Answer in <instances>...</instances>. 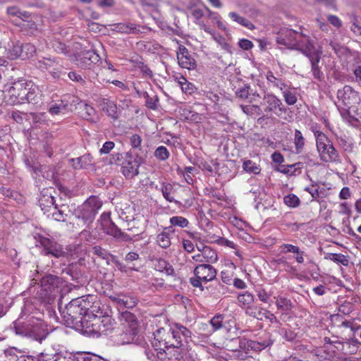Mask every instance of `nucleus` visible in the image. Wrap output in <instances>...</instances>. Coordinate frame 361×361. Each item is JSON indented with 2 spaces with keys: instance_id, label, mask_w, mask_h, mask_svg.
<instances>
[{
  "instance_id": "nucleus-62",
  "label": "nucleus",
  "mask_w": 361,
  "mask_h": 361,
  "mask_svg": "<svg viewBox=\"0 0 361 361\" xmlns=\"http://www.w3.org/2000/svg\"><path fill=\"white\" fill-rule=\"evenodd\" d=\"M206 10L207 12V18L212 19V20H215L217 23L218 27L222 28L224 25L222 22L220 20V16L217 13L212 11L207 7H206Z\"/></svg>"
},
{
  "instance_id": "nucleus-54",
  "label": "nucleus",
  "mask_w": 361,
  "mask_h": 361,
  "mask_svg": "<svg viewBox=\"0 0 361 361\" xmlns=\"http://www.w3.org/2000/svg\"><path fill=\"white\" fill-rule=\"evenodd\" d=\"M257 295L260 301H262L264 303H269L270 304L271 302V293H268L265 289L264 288H259L256 290Z\"/></svg>"
},
{
  "instance_id": "nucleus-51",
  "label": "nucleus",
  "mask_w": 361,
  "mask_h": 361,
  "mask_svg": "<svg viewBox=\"0 0 361 361\" xmlns=\"http://www.w3.org/2000/svg\"><path fill=\"white\" fill-rule=\"evenodd\" d=\"M82 169H87L94 165L93 158L90 154L79 157Z\"/></svg>"
},
{
  "instance_id": "nucleus-29",
  "label": "nucleus",
  "mask_w": 361,
  "mask_h": 361,
  "mask_svg": "<svg viewBox=\"0 0 361 361\" xmlns=\"http://www.w3.org/2000/svg\"><path fill=\"white\" fill-rule=\"evenodd\" d=\"M266 78L269 86L273 88H277L281 90L284 89L287 85L282 78L276 77L271 71L267 72Z\"/></svg>"
},
{
  "instance_id": "nucleus-9",
  "label": "nucleus",
  "mask_w": 361,
  "mask_h": 361,
  "mask_svg": "<svg viewBox=\"0 0 361 361\" xmlns=\"http://www.w3.org/2000/svg\"><path fill=\"white\" fill-rule=\"evenodd\" d=\"M101 221L102 230L106 234L124 241L132 240L129 235L122 232L111 221L109 213H103L101 216Z\"/></svg>"
},
{
  "instance_id": "nucleus-52",
  "label": "nucleus",
  "mask_w": 361,
  "mask_h": 361,
  "mask_svg": "<svg viewBox=\"0 0 361 361\" xmlns=\"http://www.w3.org/2000/svg\"><path fill=\"white\" fill-rule=\"evenodd\" d=\"M213 39L223 49L230 51V45L227 43L226 39L220 34H216L214 32L212 35Z\"/></svg>"
},
{
  "instance_id": "nucleus-32",
  "label": "nucleus",
  "mask_w": 361,
  "mask_h": 361,
  "mask_svg": "<svg viewBox=\"0 0 361 361\" xmlns=\"http://www.w3.org/2000/svg\"><path fill=\"white\" fill-rule=\"evenodd\" d=\"M281 91L282 92L283 97L287 104L294 105L297 102L298 99L293 87L286 85V87Z\"/></svg>"
},
{
  "instance_id": "nucleus-30",
  "label": "nucleus",
  "mask_w": 361,
  "mask_h": 361,
  "mask_svg": "<svg viewBox=\"0 0 361 361\" xmlns=\"http://www.w3.org/2000/svg\"><path fill=\"white\" fill-rule=\"evenodd\" d=\"M159 190L161 192L164 197L169 202H174L178 204L180 202L175 200L173 197L174 188L171 183H162Z\"/></svg>"
},
{
  "instance_id": "nucleus-50",
  "label": "nucleus",
  "mask_w": 361,
  "mask_h": 361,
  "mask_svg": "<svg viewBox=\"0 0 361 361\" xmlns=\"http://www.w3.org/2000/svg\"><path fill=\"white\" fill-rule=\"evenodd\" d=\"M143 97L146 99L145 104L147 107L152 110L157 109L159 99L157 96L151 97H149V94L145 92L143 94Z\"/></svg>"
},
{
  "instance_id": "nucleus-3",
  "label": "nucleus",
  "mask_w": 361,
  "mask_h": 361,
  "mask_svg": "<svg viewBox=\"0 0 361 361\" xmlns=\"http://www.w3.org/2000/svg\"><path fill=\"white\" fill-rule=\"evenodd\" d=\"M82 331L84 334L92 336L99 337L111 332L115 325L114 319L108 314L92 317L83 322Z\"/></svg>"
},
{
  "instance_id": "nucleus-21",
  "label": "nucleus",
  "mask_w": 361,
  "mask_h": 361,
  "mask_svg": "<svg viewBox=\"0 0 361 361\" xmlns=\"http://www.w3.org/2000/svg\"><path fill=\"white\" fill-rule=\"evenodd\" d=\"M53 191L54 189L50 188L44 189L41 192L39 198V205L44 214L51 212V209L56 206L54 204V197L52 195Z\"/></svg>"
},
{
  "instance_id": "nucleus-4",
  "label": "nucleus",
  "mask_w": 361,
  "mask_h": 361,
  "mask_svg": "<svg viewBox=\"0 0 361 361\" xmlns=\"http://www.w3.org/2000/svg\"><path fill=\"white\" fill-rule=\"evenodd\" d=\"M102 206V202L98 197L91 196L78 207L75 211V216L78 220H81L84 225L89 227Z\"/></svg>"
},
{
  "instance_id": "nucleus-1",
  "label": "nucleus",
  "mask_w": 361,
  "mask_h": 361,
  "mask_svg": "<svg viewBox=\"0 0 361 361\" xmlns=\"http://www.w3.org/2000/svg\"><path fill=\"white\" fill-rule=\"evenodd\" d=\"M87 305L85 297L73 299L63 308H60V313L64 324L70 327L83 329V322L87 320L85 317V306Z\"/></svg>"
},
{
  "instance_id": "nucleus-37",
  "label": "nucleus",
  "mask_w": 361,
  "mask_h": 361,
  "mask_svg": "<svg viewBox=\"0 0 361 361\" xmlns=\"http://www.w3.org/2000/svg\"><path fill=\"white\" fill-rule=\"evenodd\" d=\"M305 144V138L299 130H295L294 133V145L296 153L300 154L303 151Z\"/></svg>"
},
{
  "instance_id": "nucleus-47",
  "label": "nucleus",
  "mask_w": 361,
  "mask_h": 361,
  "mask_svg": "<svg viewBox=\"0 0 361 361\" xmlns=\"http://www.w3.org/2000/svg\"><path fill=\"white\" fill-rule=\"evenodd\" d=\"M243 168L245 171L255 174H258L260 172L259 166L251 160L245 161L243 164Z\"/></svg>"
},
{
  "instance_id": "nucleus-33",
  "label": "nucleus",
  "mask_w": 361,
  "mask_h": 361,
  "mask_svg": "<svg viewBox=\"0 0 361 361\" xmlns=\"http://www.w3.org/2000/svg\"><path fill=\"white\" fill-rule=\"evenodd\" d=\"M68 107V102L61 100L58 103H55L49 106L48 111L50 114L59 115L61 114H65Z\"/></svg>"
},
{
  "instance_id": "nucleus-46",
  "label": "nucleus",
  "mask_w": 361,
  "mask_h": 361,
  "mask_svg": "<svg viewBox=\"0 0 361 361\" xmlns=\"http://www.w3.org/2000/svg\"><path fill=\"white\" fill-rule=\"evenodd\" d=\"M154 156L160 161H165L169 159L170 153L166 147L159 146L155 149Z\"/></svg>"
},
{
  "instance_id": "nucleus-44",
  "label": "nucleus",
  "mask_w": 361,
  "mask_h": 361,
  "mask_svg": "<svg viewBox=\"0 0 361 361\" xmlns=\"http://www.w3.org/2000/svg\"><path fill=\"white\" fill-rule=\"evenodd\" d=\"M243 111L249 116H260L262 114V110L258 105H241Z\"/></svg>"
},
{
  "instance_id": "nucleus-41",
  "label": "nucleus",
  "mask_w": 361,
  "mask_h": 361,
  "mask_svg": "<svg viewBox=\"0 0 361 361\" xmlns=\"http://www.w3.org/2000/svg\"><path fill=\"white\" fill-rule=\"evenodd\" d=\"M48 213L47 216H51L55 221L64 222L66 220L67 214L63 210L59 209L56 205Z\"/></svg>"
},
{
  "instance_id": "nucleus-57",
  "label": "nucleus",
  "mask_w": 361,
  "mask_h": 361,
  "mask_svg": "<svg viewBox=\"0 0 361 361\" xmlns=\"http://www.w3.org/2000/svg\"><path fill=\"white\" fill-rule=\"evenodd\" d=\"M141 1L146 11H152L153 13L157 12L158 0H141Z\"/></svg>"
},
{
  "instance_id": "nucleus-18",
  "label": "nucleus",
  "mask_w": 361,
  "mask_h": 361,
  "mask_svg": "<svg viewBox=\"0 0 361 361\" xmlns=\"http://www.w3.org/2000/svg\"><path fill=\"white\" fill-rule=\"evenodd\" d=\"M245 314L258 320L267 319L271 323L279 322L276 316L270 311L258 306H248L245 310Z\"/></svg>"
},
{
  "instance_id": "nucleus-7",
  "label": "nucleus",
  "mask_w": 361,
  "mask_h": 361,
  "mask_svg": "<svg viewBox=\"0 0 361 361\" xmlns=\"http://www.w3.org/2000/svg\"><path fill=\"white\" fill-rule=\"evenodd\" d=\"M316 147L321 161L325 163H336L339 161V153L328 137L324 140H317Z\"/></svg>"
},
{
  "instance_id": "nucleus-2",
  "label": "nucleus",
  "mask_w": 361,
  "mask_h": 361,
  "mask_svg": "<svg viewBox=\"0 0 361 361\" xmlns=\"http://www.w3.org/2000/svg\"><path fill=\"white\" fill-rule=\"evenodd\" d=\"M276 42L288 49L299 50L303 54L314 46L308 35L291 29L281 30L276 37Z\"/></svg>"
},
{
  "instance_id": "nucleus-16",
  "label": "nucleus",
  "mask_w": 361,
  "mask_h": 361,
  "mask_svg": "<svg viewBox=\"0 0 361 361\" xmlns=\"http://www.w3.org/2000/svg\"><path fill=\"white\" fill-rule=\"evenodd\" d=\"M40 244L43 247L42 252L45 255H51L59 258L66 255L62 246L51 239L42 237L40 238Z\"/></svg>"
},
{
  "instance_id": "nucleus-40",
  "label": "nucleus",
  "mask_w": 361,
  "mask_h": 361,
  "mask_svg": "<svg viewBox=\"0 0 361 361\" xmlns=\"http://www.w3.org/2000/svg\"><path fill=\"white\" fill-rule=\"evenodd\" d=\"M22 45L18 43L13 44V46L7 51V58L10 60L16 59L18 57L23 58Z\"/></svg>"
},
{
  "instance_id": "nucleus-58",
  "label": "nucleus",
  "mask_w": 361,
  "mask_h": 361,
  "mask_svg": "<svg viewBox=\"0 0 361 361\" xmlns=\"http://www.w3.org/2000/svg\"><path fill=\"white\" fill-rule=\"evenodd\" d=\"M142 137L138 134H133L130 137V144L133 149L141 150Z\"/></svg>"
},
{
  "instance_id": "nucleus-39",
  "label": "nucleus",
  "mask_w": 361,
  "mask_h": 361,
  "mask_svg": "<svg viewBox=\"0 0 361 361\" xmlns=\"http://www.w3.org/2000/svg\"><path fill=\"white\" fill-rule=\"evenodd\" d=\"M324 258L343 266H348L349 263L347 257L340 253H328Z\"/></svg>"
},
{
  "instance_id": "nucleus-63",
  "label": "nucleus",
  "mask_w": 361,
  "mask_h": 361,
  "mask_svg": "<svg viewBox=\"0 0 361 361\" xmlns=\"http://www.w3.org/2000/svg\"><path fill=\"white\" fill-rule=\"evenodd\" d=\"M281 252L287 253L292 252L295 253L299 252V247L291 244L283 243L280 246Z\"/></svg>"
},
{
  "instance_id": "nucleus-53",
  "label": "nucleus",
  "mask_w": 361,
  "mask_h": 361,
  "mask_svg": "<svg viewBox=\"0 0 361 361\" xmlns=\"http://www.w3.org/2000/svg\"><path fill=\"white\" fill-rule=\"evenodd\" d=\"M350 21L353 25L350 27L351 30L358 35H361V18H358L354 15L350 16Z\"/></svg>"
},
{
  "instance_id": "nucleus-60",
  "label": "nucleus",
  "mask_w": 361,
  "mask_h": 361,
  "mask_svg": "<svg viewBox=\"0 0 361 361\" xmlns=\"http://www.w3.org/2000/svg\"><path fill=\"white\" fill-rule=\"evenodd\" d=\"M233 271L228 269H224L221 272V277L222 281L226 284H231L233 280Z\"/></svg>"
},
{
  "instance_id": "nucleus-34",
  "label": "nucleus",
  "mask_w": 361,
  "mask_h": 361,
  "mask_svg": "<svg viewBox=\"0 0 361 361\" xmlns=\"http://www.w3.org/2000/svg\"><path fill=\"white\" fill-rule=\"evenodd\" d=\"M155 268L160 272H164L168 276L174 274V269L172 266L163 259H159L155 264Z\"/></svg>"
},
{
  "instance_id": "nucleus-19",
  "label": "nucleus",
  "mask_w": 361,
  "mask_h": 361,
  "mask_svg": "<svg viewBox=\"0 0 361 361\" xmlns=\"http://www.w3.org/2000/svg\"><path fill=\"white\" fill-rule=\"evenodd\" d=\"M48 333L44 322L37 318H30V337L39 341L45 339Z\"/></svg>"
},
{
  "instance_id": "nucleus-64",
  "label": "nucleus",
  "mask_w": 361,
  "mask_h": 361,
  "mask_svg": "<svg viewBox=\"0 0 361 361\" xmlns=\"http://www.w3.org/2000/svg\"><path fill=\"white\" fill-rule=\"evenodd\" d=\"M13 350H5V354L6 356H10V361H27V358H29V356L27 355H20L18 357L15 354H13Z\"/></svg>"
},
{
  "instance_id": "nucleus-27",
  "label": "nucleus",
  "mask_w": 361,
  "mask_h": 361,
  "mask_svg": "<svg viewBox=\"0 0 361 361\" xmlns=\"http://www.w3.org/2000/svg\"><path fill=\"white\" fill-rule=\"evenodd\" d=\"M26 98H25V103H31L37 104L41 101L42 93L37 86L28 82L27 91L25 92Z\"/></svg>"
},
{
  "instance_id": "nucleus-28",
  "label": "nucleus",
  "mask_w": 361,
  "mask_h": 361,
  "mask_svg": "<svg viewBox=\"0 0 361 361\" xmlns=\"http://www.w3.org/2000/svg\"><path fill=\"white\" fill-rule=\"evenodd\" d=\"M100 106L106 114L113 118L114 119L118 118L117 106L116 104L106 98H103L101 100Z\"/></svg>"
},
{
  "instance_id": "nucleus-35",
  "label": "nucleus",
  "mask_w": 361,
  "mask_h": 361,
  "mask_svg": "<svg viewBox=\"0 0 361 361\" xmlns=\"http://www.w3.org/2000/svg\"><path fill=\"white\" fill-rule=\"evenodd\" d=\"M228 16L233 21L247 27L249 30H253L255 27L254 24L251 23L249 20L240 16L235 12H230Z\"/></svg>"
},
{
  "instance_id": "nucleus-31",
  "label": "nucleus",
  "mask_w": 361,
  "mask_h": 361,
  "mask_svg": "<svg viewBox=\"0 0 361 361\" xmlns=\"http://www.w3.org/2000/svg\"><path fill=\"white\" fill-rule=\"evenodd\" d=\"M30 319L26 322L17 321L14 322V331L17 335L30 337Z\"/></svg>"
},
{
  "instance_id": "nucleus-10",
  "label": "nucleus",
  "mask_w": 361,
  "mask_h": 361,
  "mask_svg": "<svg viewBox=\"0 0 361 361\" xmlns=\"http://www.w3.org/2000/svg\"><path fill=\"white\" fill-rule=\"evenodd\" d=\"M28 82H15L8 90L6 97L7 102L11 105L21 104L25 103L26 98L25 92L27 91Z\"/></svg>"
},
{
  "instance_id": "nucleus-6",
  "label": "nucleus",
  "mask_w": 361,
  "mask_h": 361,
  "mask_svg": "<svg viewBox=\"0 0 361 361\" xmlns=\"http://www.w3.org/2000/svg\"><path fill=\"white\" fill-rule=\"evenodd\" d=\"M232 343L238 344V348L233 349L235 352L240 353L243 351L247 353L249 351L252 350L255 352H259L273 344V340L270 334H267L266 338L261 341L248 340L245 338H236L232 340Z\"/></svg>"
},
{
  "instance_id": "nucleus-5",
  "label": "nucleus",
  "mask_w": 361,
  "mask_h": 361,
  "mask_svg": "<svg viewBox=\"0 0 361 361\" xmlns=\"http://www.w3.org/2000/svg\"><path fill=\"white\" fill-rule=\"evenodd\" d=\"M154 339L152 341V345L154 350L157 351V357L163 359V355L166 349L171 347L176 348L175 345V338L172 337L171 327L169 330L164 328L158 329L154 333Z\"/></svg>"
},
{
  "instance_id": "nucleus-25",
  "label": "nucleus",
  "mask_w": 361,
  "mask_h": 361,
  "mask_svg": "<svg viewBox=\"0 0 361 361\" xmlns=\"http://www.w3.org/2000/svg\"><path fill=\"white\" fill-rule=\"evenodd\" d=\"M60 281L61 279L56 276H44L41 280L42 289L47 292V295H51L58 288Z\"/></svg>"
},
{
  "instance_id": "nucleus-38",
  "label": "nucleus",
  "mask_w": 361,
  "mask_h": 361,
  "mask_svg": "<svg viewBox=\"0 0 361 361\" xmlns=\"http://www.w3.org/2000/svg\"><path fill=\"white\" fill-rule=\"evenodd\" d=\"M237 300L240 306H251L250 305L253 303L255 300L254 295L248 291H245L243 293H240Z\"/></svg>"
},
{
  "instance_id": "nucleus-48",
  "label": "nucleus",
  "mask_w": 361,
  "mask_h": 361,
  "mask_svg": "<svg viewBox=\"0 0 361 361\" xmlns=\"http://www.w3.org/2000/svg\"><path fill=\"white\" fill-rule=\"evenodd\" d=\"M180 116L184 120L196 121L199 118L198 114L188 108H184L181 110Z\"/></svg>"
},
{
  "instance_id": "nucleus-11",
  "label": "nucleus",
  "mask_w": 361,
  "mask_h": 361,
  "mask_svg": "<svg viewBox=\"0 0 361 361\" xmlns=\"http://www.w3.org/2000/svg\"><path fill=\"white\" fill-rule=\"evenodd\" d=\"M337 98L348 109L355 107L361 102L359 93L350 85H345L342 89L338 90Z\"/></svg>"
},
{
  "instance_id": "nucleus-17",
  "label": "nucleus",
  "mask_w": 361,
  "mask_h": 361,
  "mask_svg": "<svg viewBox=\"0 0 361 361\" xmlns=\"http://www.w3.org/2000/svg\"><path fill=\"white\" fill-rule=\"evenodd\" d=\"M112 30L121 34H139L150 30L147 26H140L132 23H120L112 25Z\"/></svg>"
},
{
  "instance_id": "nucleus-56",
  "label": "nucleus",
  "mask_w": 361,
  "mask_h": 361,
  "mask_svg": "<svg viewBox=\"0 0 361 361\" xmlns=\"http://www.w3.org/2000/svg\"><path fill=\"white\" fill-rule=\"evenodd\" d=\"M23 48V58H29L34 55V54L36 51L35 47L30 44V43H26L23 45H22Z\"/></svg>"
},
{
  "instance_id": "nucleus-59",
  "label": "nucleus",
  "mask_w": 361,
  "mask_h": 361,
  "mask_svg": "<svg viewBox=\"0 0 361 361\" xmlns=\"http://www.w3.org/2000/svg\"><path fill=\"white\" fill-rule=\"evenodd\" d=\"M322 350L324 353H325L324 355H322L324 359L335 360L338 357L337 354L338 350L334 346L331 347V350H326V348H324Z\"/></svg>"
},
{
  "instance_id": "nucleus-20",
  "label": "nucleus",
  "mask_w": 361,
  "mask_h": 361,
  "mask_svg": "<svg viewBox=\"0 0 361 361\" xmlns=\"http://www.w3.org/2000/svg\"><path fill=\"white\" fill-rule=\"evenodd\" d=\"M95 297L94 295H88L85 298V301L87 305L85 306V317L89 320L92 317H96L103 315V312L100 307V304L98 301H94Z\"/></svg>"
},
{
  "instance_id": "nucleus-14",
  "label": "nucleus",
  "mask_w": 361,
  "mask_h": 361,
  "mask_svg": "<svg viewBox=\"0 0 361 361\" xmlns=\"http://www.w3.org/2000/svg\"><path fill=\"white\" fill-rule=\"evenodd\" d=\"M304 54L308 57L310 61L314 77L321 80L323 78L324 74L319 68L318 63L322 54V49L314 45L313 47H311L309 51H306V53Z\"/></svg>"
},
{
  "instance_id": "nucleus-55",
  "label": "nucleus",
  "mask_w": 361,
  "mask_h": 361,
  "mask_svg": "<svg viewBox=\"0 0 361 361\" xmlns=\"http://www.w3.org/2000/svg\"><path fill=\"white\" fill-rule=\"evenodd\" d=\"M235 94L236 97L240 99H247L248 96L250 95V86L243 85L236 90Z\"/></svg>"
},
{
  "instance_id": "nucleus-36",
  "label": "nucleus",
  "mask_w": 361,
  "mask_h": 361,
  "mask_svg": "<svg viewBox=\"0 0 361 361\" xmlns=\"http://www.w3.org/2000/svg\"><path fill=\"white\" fill-rule=\"evenodd\" d=\"M202 252L203 253V257H204L207 263H214L218 260L216 250L209 246H202Z\"/></svg>"
},
{
  "instance_id": "nucleus-45",
  "label": "nucleus",
  "mask_w": 361,
  "mask_h": 361,
  "mask_svg": "<svg viewBox=\"0 0 361 361\" xmlns=\"http://www.w3.org/2000/svg\"><path fill=\"white\" fill-rule=\"evenodd\" d=\"M283 202L288 207L295 208L300 204L298 197L294 194H289L283 197Z\"/></svg>"
},
{
  "instance_id": "nucleus-24",
  "label": "nucleus",
  "mask_w": 361,
  "mask_h": 361,
  "mask_svg": "<svg viewBox=\"0 0 361 361\" xmlns=\"http://www.w3.org/2000/svg\"><path fill=\"white\" fill-rule=\"evenodd\" d=\"M78 61L81 67L88 68L92 64L98 63L100 61V56L94 50H86L82 51Z\"/></svg>"
},
{
  "instance_id": "nucleus-49",
  "label": "nucleus",
  "mask_w": 361,
  "mask_h": 361,
  "mask_svg": "<svg viewBox=\"0 0 361 361\" xmlns=\"http://www.w3.org/2000/svg\"><path fill=\"white\" fill-rule=\"evenodd\" d=\"M170 223L172 226H178L180 228H185L189 224L187 219L180 216H172L170 218Z\"/></svg>"
},
{
  "instance_id": "nucleus-61",
  "label": "nucleus",
  "mask_w": 361,
  "mask_h": 361,
  "mask_svg": "<svg viewBox=\"0 0 361 361\" xmlns=\"http://www.w3.org/2000/svg\"><path fill=\"white\" fill-rule=\"evenodd\" d=\"M210 324L213 327V331H217L222 327L223 316L221 314L215 315L211 320Z\"/></svg>"
},
{
  "instance_id": "nucleus-22",
  "label": "nucleus",
  "mask_w": 361,
  "mask_h": 361,
  "mask_svg": "<svg viewBox=\"0 0 361 361\" xmlns=\"http://www.w3.org/2000/svg\"><path fill=\"white\" fill-rule=\"evenodd\" d=\"M139 164L137 161L130 155H126L122 163V173L128 178H131L138 174Z\"/></svg>"
},
{
  "instance_id": "nucleus-23",
  "label": "nucleus",
  "mask_w": 361,
  "mask_h": 361,
  "mask_svg": "<svg viewBox=\"0 0 361 361\" xmlns=\"http://www.w3.org/2000/svg\"><path fill=\"white\" fill-rule=\"evenodd\" d=\"M109 298L120 307L133 308L138 302L137 298L126 294H114L110 295Z\"/></svg>"
},
{
  "instance_id": "nucleus-13",
  "label": "nucleus",
  "mask_w": 361,
  "mask_h": 361,
  "mask_svg": "<svg viewBox=\"0 0 361 361\" xmlns=\"http://www.w3.org/2000/svg\"><path fill=\"white\" fill-rule=\"evenodd\" d=\"M263 104L265 106L264 112L274 113L279 116L281 113L286 112V109L282 101L272 93H265L263 97Z\"/></svg>"
},
{
  "instance_id": "nucleus-26",
  "label": "nucleus",
  "mask_w": 361,
  "mask_h": 361,
  "mask_svg": "<svg viewBox=\"0 0 361 361\" xmlns=\"http://www.w3.org/2000/svg\"><path fill=\"white\" fill-rule=\"evenodd\" d=\"M120 319L123 325H127L129 327L130 334L135 335L137 334V320L133 313L125 311L121 313Z\"/></svg>"
},
{
  "instance_id": "nucleus-8",
  "label": "nucleus",
  "mask_w": 361,
  "mask_h": 361,
  "mask_svg": "<svg viewBox=\"0 0 361 361\" xmlns=\"http://www.w3.org/2000/svg\"><path fill=\"white\" fill-rule=\"evenodd\" d=\"M194 274L195 277L190 279V283L203 290L202 283L213 281L216 278V270L209 264H202L195 268Z\"/></svg>"
},
{
  "instance_id": "nucleus-43",
  "label": "nucleus",
  "mask_w": 361,
  "mask_h": 361,
  "mask_svg": "<svg viewBox=\"0 0 361 361\" xmlns=\"http://www.w3.org/2000/svg\"><path fill=\"white\" fill-rule=\"evenodd\" d=\"M276 305L279 310L282 311H288L292 308L290 300L284 297L276 298Z\"/></svg>"
},
{
  "instance_id": "nucleus-42",
  "label": "nucleus",
  "mask_w": 361,
  "mask_h": 361,
  "mask_svg": "<svg viewBox=\"0 0 361 361\" xmlns=\"http://www.w3.org/2000/svg\"><path fill=\"white\" fill-rule=\"evenodd\" d=\"M157 243L162 248H168L171 245V238L169 233L163 231L157 235Z\"/></svg>"
},
{
  "instance_id": "nucleus-12",
  "label": "nucleus",
  "mask_w": 361,
  "mask_h": 361,
  "mask_svg": "<svg viewBox=\"0 0 361 361\" xmlns=\"http://www.w3.org/2000/svg\"><path fill=\"white\" fill-rule=\"evenodd\" d=\"M171 333L172 337L175 338V345L176 348L183 345L184 343H188L192 341V332L187 327L180 324H174L171 326Z\"/></svg>"
},
{
  "instance_id": "nucleus-15",
  "label": "nucleus",
  "mask_w": 361,
  "mask_h": 361,
  "mask_svg": "<svg viewBox=\"0 0 361 361\" xmlns=\"http://www.w3.org/2000/svg\"><path fill=\"white\" fill-rule=\"evenodd\" d=\"M176 56L178 65L188 70H195L197 67V63L194 59L192 54L183 45L178 47V50L176 52Z\"/></svg>"
}]
</instances>
